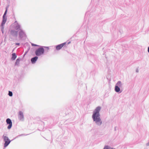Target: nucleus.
Here are the masks:
<instances>
[{"label":"nucleus","mask_w":149,"mask_h":149,"mask_svg":"<svg viewBox=\"0 0 149 149\" xmlns=\"http://www.w3.org/2000/svg\"><path fill=\"white\" fill-rule=\"evenodd\" d=\"M18 118L20 120H23L24 118V116L23 113L22 111H19L18 114Z\"/></svg>","instance_id":"6e6552de"},{"label":"nucleus","mask_w":149,"mask_h":149,"mask_svg":"<svg viewBox=\"0 0 149 149\" xmlns=\"http://www.w3.org/2000/svg\"><path fill=\"white\" fill-rule=\"evenodd\" d=\"M8 95L9 96H12L13 95V93L12 92L9 91L8 93Z\"/></svg>","instance_id":"dca6fc26"},{"label":"nucleus","mask_w":149,"mask_h":149,"mask_svg":"<svg viewBox=\"0 0 149 149\" xmlns=\"http://www.w3.org/2000/svg\"><path fill=\"white\" fill-rule=\"evenodd\" d=\"M66 44V42H64L60 45H59L56 46V49L57 50H59L62 48Z\"/></svg>","instance_id":"0eeeda50"},{"label":"nucleus","mask_w":149,"mask_h":149,"mask_svg":"<svg viewBox=\"0 0 149 149\" xmlns=\"http://www.w3.org/2000/svg\"><path fill=\"white\" fill-rule=\"evenodd\" d=\"M7 11V10L6 9L3 17V20L1 25V26L2 27V29L3 30V26L6 22L7 20V18L5 17V16L6 14Z\"/></svg>","instance_id":"20e7f679"},{"label":"nucleus","mask_w":149,"mask_h":149,"mask_svg":"<svg viewBox=\"0 0 149 149\" xmlns=\"http://www.w3.org/2000/svg\"><path fill=\"white\" fill-rule=\"evenodd\" d=\"M16 29L17 30V31L19 32V37L22 38L25 35L24 32L21 29L20 26L19 25H17L16 26Z\"/></svg>","instance_id":"f03ea898"},{"label":"nucleus","mask_w":149,"mask_h":149,"mask_svg":"<svg viewBox=\"0 0 149 149\" xmlns=\"http://www.w3.org/2000/svg\"><path fill=\"white\" fill-rule=\"evenodd\" d=\"M104 149H115L113 148H111V147H109V146H105L104 147Z\"/></svg>","instance_id":"ddd939ff"},{"label":"nucleus","mask_w":149,"mask_h":149,"mask_svg":"<svg viewBox=\"0 0 149 149\" xmlns=\"http://www.w3.org/2000/svg\"><path fill=\"white\" fill-rule=\"evenodd\" d=\"M116 86H118L120 87L121 86V82L120 81H118L117 83Z\"/></svg>","instance_id":"4468645a"},{"label":"nucleus","mask_w":149,"mask_h":149,"mask_svg":"<svg viewBox=\"0 0 149 149\" xmlns=\"http://www.w3.org/2000/svg\"><path fill=\"white\" fill-rule=\"evenodd\" d=\"M20 61L19 59H17L16 60V65H18Z\"/></svg>","instance_id":"2eb2a0df"},{"label":"nucleus","mask_w":149,"mask_h":149,"mask_svg":"<svg viewBox=\"0 0 149 149\" xmlns=\"http://www.w3.org/2000/svg\"><path fill=\"white\" fill-rule=\"evenodd\" d=\"M44 47L46 48L48 50L49 49V47Z\"/></svg>","instance_id":"6ab92c4d"},{"label":"nucleus","mask_w":149,"mask_h":149,"mask_svg":"<svg viewBox=\"0 0 149 149\" xmlns=\"http://www.w3.org/2000/svg\"><path fill=\"white\" fill-rule=\"evenodd\" d=\"M12 59L13 60H15L16 58V56L15 53H13L12 54Z\"/></svg>","instance_id":"f8f14e48"},{"label":"nucleus","mask_w":149,"mask_h":149,"mask_svg":"<svg viewBox=\"0 0 149 149\" xmlns=\"http://www.w3.org/2000/svg\"><path fill=\"white\" fill-rule=\"evenodd\" d=\"M16 45H19V43H17L15 44Z\"/></svg>","instance_id":"a211bd4d"},{"label":"nucleus","mask_w":149,"mask_h":149,"mask_svg":"<svg viewBox=\"0 0 149 149\" xmlns=\"http://www.w3.org/2000/svg\"><path fill=\"white\" fill-rule=\"evenodd\" d=\"M100 109V107H97L95 110V111L92 116L94 121H95L96 123L98 125H101L102 123L99 117V112Z\"/></svg>","instance_id":"f257e3e1"},{"label":"nucleus","mask_w":149,"mask_h":149,"mask_svg":"<svg viewBox=\"0 0 149 149\" xmlns=\"http://www.w3.org/2000/svg\"><path fill=\"white\" fill-rule=\"evenodd\" d=\"M17 32L18 31H15L14 30H11L10 31V34L13 36H17Z\"/></svg>","instance_id":"1a4fd4ad"},{"label":"nucleus","mask_w":149,"mask_h":149,"mask_svg":"<svg viewBox=\"0 0 149 149\" xmlns=\"http://www.w3.org/2000/svg\"><path fill=\"white\" fill-rule=\"evenodd\" d=\"M44 49L43 47H40L37 49L35 51L36 55L37 56H40L44 53Z\"/></svg>","instance_id":"7ed1b4c3"},{"label":"nucleus","mask_w":149,"mask_h":149,"mask_svg":"<svg viewBox=\"0 0 149 149\" xmlns=\"http://www.w3.org/2000/svg\"><path fill=\"white\" fill-rule=\"evenodd\" d=\"M6 122L7 124H9V125L8 127V129H10L12 125V123L11 120L9 118H7L6 120Z\"/></svg>","instance_id":"423d86ee"},{"label":"nucleus","mask_w":149,"mask_h":149,"mask_svg":"<svg viewBox=\"0 0 149 149\" xmlns=\"http://www.w3.org/2000/svg\"><path fill=\"white\" fill-rule=\"evenodd\" d=\"M3 138L4 141L5 142L4 146L6 147L9 145L11 141L7 136H3Z\"/></svg>","instance_id":"39448f33"},{"label":"nucleus","mask_w":149,"mask_h":149,"mask_svg":"<svg viewBox=\"0 0 149 149\" xmlns=\"http://www.w3.org/2000/svg\"><path fill=\"white\" fill-rule=\"evenodd\" d=\"M38 59V57L37 56H35L31 58V61L32 63H35L36 61Z\"/></svg>","instance_id":"9d476101"},{"label":"nucleus","mask_w":149,"mask_h":149,"mask_svg":"<svg viewBox=\"0 0 149 149\" xmlns=\"http://www.w3.org/2000/svg\"><path fill=\"white\" fill-rule=\"evenodd\" d=\"M31 45H32V46H38V45H36V44H34L33 43H31Z\"/></svg>","instance_id":"f3484780"},{"label":"nucleus","mask_w":149,"mask_h":149,"mask_svg":"<svg viewBox=\"0 0 149 149\" xmlns=\"http://www.w3.org/2000/svg\"><path fill=\"white\" fill-rule=\"evenodd\" d=\"M115 91L117 92H119L120 91V88L117 86H115Z\"/></svg>","instance_id":"9b49d317"},{"label":"nucleus","mask_w":149,"mask_h":149,"mask_svg":"<svg viewBox=\"0 0 149 149\" xmlns=\"http://www.w3.org/2000/svg\"><path fill=\"white\" fill-rule=\"evenodd\" d=\"M148 52H149V47L148 48Z\"/></svg>","instance_id":"aec40b11"}]
</instances>
